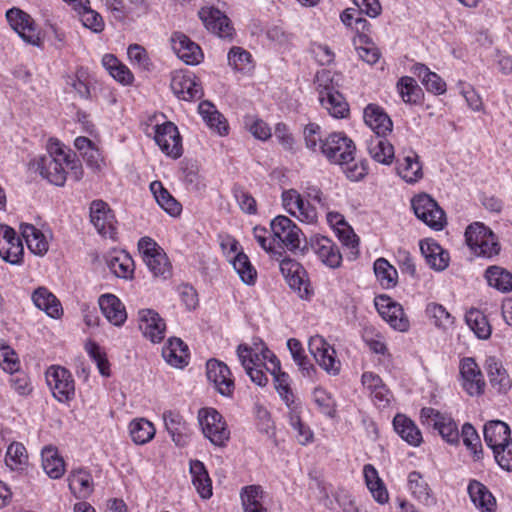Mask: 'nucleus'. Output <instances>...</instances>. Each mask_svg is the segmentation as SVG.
Wrapping results in <instances>:
<instances>
[{
    "mask_svg": "<svg viewBox=\"0 0 512 512\" xmlns=\"http://www.w3.org/2000/svg\"><path fill=\"white\" fill-rule=\"evenodd\" d=\"M312 397L320 413L329 418L335 417L336 403L329 392L322 387H317L314 389Z\"/></svg>",
    "mask_w": 512,
    "mask_h": 512,
    "instance_id": "nucleus-60",
    "label": "nucleus"
},
{
    "mask_svg": "<svg viewBox=\"0 0 512 512\" xmlns=\"http://www.w3.org/2000/svg\"><path fill=\"white\" fill-rule=\"evenodd\" d=\"M130 64L144 76L154 69V64L146 49L138 44H130Z\"/></svg>",
    "mask_w": 512,
    "mask_h": 512,
    "instance_id": "nucleus-58",
    "label": "nucleus"
},
{
    "mask_svg": "<svg viewBox=\"0 0 512 512\" xmlns=\"http://www.w3.org/2000/svg\"><path fill=\"white\" fill-rule=\"evenodd\" d=\"M363 118L375 135H388L392 132V120L384 109L377 104H368L364 109Z\"/></svg>",
    "mask_w": 512,
    "mask_h": 512,
    "instance_id": "nucleus-29",
    "label": "nucleus"
},
{
    "mask_svg": "<svg viewBox=\"0 0 512 512\" xmlns=\"http://www.w3.org/2000/svg\"><path fill=\"white\" fill-rule=\"evenodd\" d=\"M408 488L412 495L425 506L432 507L436 505V498L419 472L412 471L409 473Z\"/></svg>",
    "mask_w": 512,
    "mask_h": 512,
    "instance_id": "nucleus-46",
    "label": "nucleus"
},
{
    "mask_svg": "<svg viewBox=\"0 0 512 512\" xmlns=\"http://www.w3.org/2000/svg\"><path fill=\"white\" fill-rule=\"evenodd\" d=\"M5 463L13 471H24L28 467V454L25 446L19 442L11 443L6 451Z\"/></svg>",
    "mask_w": 512,
    "mask_h": 512,
    "instance_id": "nucleus-51",
    "label": "nucleus"
},
{
    "mask_svg": "<svg viewBox=\"0 0 512 512\" xmlns=\"http://www.w3.org/2000/svg\"><path fill=\"white\" fill-rule=\"evenodd\" d=\"M420 250L427 264L436 271L444 270L449 264V253L436 241L425 239L420 242Z\"/></svg>",
    "mask_w": 512,
    "mask_h": 512,
    "instance_id": "nucleus-34",
    "label": "nucleus"
},
{
    "mask_svg": "<svg viewBox=\"0 0 512 512\" xmlns=\"http://www.w3.org/2000/svg\"><path fill=\"white\" fill-rule=\"evenodd\" d=\"M229 66L238 72H249L253 69L252 55L242 47H232L227 55Z\"/></svg>",
    "mask_w": 512,
    "mask_h": 512,
    "instance_id": "nucleus-59",
    "label": "nucleus"
},
{
    "mask_svg": "<svg viewBox=\"0 0 512 512\" xmlns=\"http://www.w3.org/2000/svg\"><path fill=\"white\" fill-rule=\"evenodd\" d=\"M465 240L477 256L491 258L500 251V245L493 231L480 222L472 223L467 227Z\"/></svg>",
    "mask_w": 512,
    "mask_h": 512,
    "instance_id": "nucleus-5",
    "label": "nucleus"
},
{
    "mask_svg": "<svg viewBox=\"0 0 512 512\" xmlns=\"http://www.w3.org/2000/svg\"><path fill=\"white\" fill-rule=\"evenodd\" d=\"M240 500L243 510L265 507L264 490L260 485H247L240 490Z\"/></svg>",
    "mask_w": 512,
    "mask_h": 512,
    "instance_id": "nucleus-57",
    "label": "nucleus"
},
{
    "mask_svg": "<svg viewBox=\"0 0 512 512\" xmlns=\"http://www.w3.org/2000/svg\"><path fill=\"white\" fill-rule=\"evenodd\" d=\"M395 432L409 445L417 447L422 441V433L415 422L405 414L398 413L393 419Z\"/></svg>",
    "mask_w": 512,
    "mask_h": 512,
    "instance_id": "nucleus-38",
    "label": "nucleus"
},
{
    "mask_svg": "<svg viewBox=\"0 0 512 512\" xmlns=\"http://www.w3.org/2000/svg\"><path fill=\"white\" fill-rule=\"evenodd\" d=\"M74 146L89 168L101 170L104 165V158L99 147L93 141L87 137L79 136L74 140Z\"/></svg>",
    "mask_w": 512,
    "mask_h": 512,
    "instance_id": "nucleus-41",
    "label": "nucleus"
},
{
    "mask_svg": "<svg viewBox=\"0 0 512 512\" xmlns=\"http://www.w3.org/2000/svg\"><path fill=\"white\" fill-rule=\"evenodd\" d=\"M485 277L489 286L501 292L512 290V274L501 267L491 266L487 268Z\"/></svg>",
    "mask_w": 512,
    "mask_h": 512,
    "instance_id": "nucleus-54",
    "label": "nucleus"
},
{
    "mask_svg": "<svg viewBox=\"0 0 512 512\" xmlns=\"http://www.w3.org/2000/svg\"><path fill=\"white\" fill-rule=\"evenodd\" d=\"M386 135H373L366 141L367 151L371 158L383 165H390L395 158L393 145L385 138Z\"/></svg>",
    "mask_w": 512,
    "mask_h": 512,
    "instance_id": "nucleus-33",
    "label": "nucleus"
},
{
    "mask_svg": "<svg viewBox=\"0 0 512 512\" xmlns=\"http://www.w3.org/2000/svg\"><path fill=\"white\" fill-rule=\"evenodd\" d=\"M374 273L383 288L391 289L397 285L398 272L385 258L376 259Z\"/></svg>",
    "mask_w": 512,
    "mask_h": 512,
    "instance_id": "nucleus-52",
    "label": "nucleus"
},
{
    "mask_svg": "<svg viewBox=\"0 0 512 512\" xmlns=\"http://www.w3.org/2000/svg\"><path fill=\"white\" fill-rule=\"evenodd\" d=\"M468 494L480 512H495L496 499L485 485L476 480L471 481L468 485Z\"/></svg>",
    "mask_w": 512,
    "mask_h": 512,
    "instance_id": "nucleus-39",
    "label": "nucleus"
},
{
    "mask_svg": "<svg viewBox=\"0 0 512 512\" xmlns=\"http://www.w3.org/2000/svg\"><path fill=\"white\" fill-rule=\"evenodd\" d=\"M363 476L367 488L369 489L372 497L379 504H385L389 500V494L385 487L384 482L379 477L378 471L372 464H366L363 467Z\"/></svg>",
    "mask_w": 512,
    "mask_h": 512,
    "instance_id": "nucleus-44",
    "label": "nucleus"
},
{
    "mask_svg": "<svg viewBox=\"0 0 512 512\" xmlns=\"http://www.w3.org/2000/svg\"><path fill=\"white\" fill-rule=\"evenodd\" d=\"M89 0L78 2L72 8L78 13L83 26L90 29L94 33H100L104 29V21L102 16L92 10L89 6Z\"/></svg>",
    "mask_w": 512,
    "mask_h": 512,
    "instance_id": "nucleus-50",
    "label": "nucleus"
},
{
    "mask_svg": "<svg viewBox=\"0 0 512 512\" xmlns=\"http://www.w3.org/2000/svg\"><path fill=\"white\" fill-rule=\"evenodd\" d=\"M139 254L154 277L167 279L172 266L162 247L150 237H142L138 242Z\"/></svg>",
    "mask_w": 512,
    "mask_h": 512,
    "instance_id": "nucleus-4",
    "label": "nucleus"
},
{
    "mask_svg": "<svg viewBox=\"0 0 512 512\" xmlns=\"http://www.w3.org/2000/svg\"><path fill=\"white\" fill-rule=\"evenodd\" d=\"M199 17L205 27L223 39H230L234 34L229 18L219 9L214 7H203L199 11Z\"/></svg>",
    "mask_w": 512,
    "mask_h": 512,
    "instance_id": "nucleus-24",
    "label": "nucleus"
},
{
    "mask_svg": "<svg viewBox=\"0 0 512 512\" xmlns=\"http://www.w3.org/2000/svg\"><path fill=\"white\" fill-rule=\"evenodd\" d=\"M459 382L470 396H480L485 390V380L479 365L472 357H464L459 362Z\"/></svg>",
    "mask_w": 512,
    "mask_h": 512,
    "instance_id": "nucleus-13",
    "label": "nucleus"
},
{
    "mask_svg": "<svg viewBox=\"0 0 512 512\" xmlns=\"http://www.w3.org/2000/svg\"><path fill=\"white\" fill-rule=\"evenodd\" d=\"M162 356L169 365L183 368L188 365L189 361L188 346L180 338H169L162 349Z\"/></svg>",
    "mask_w": 512,
    "mask_h": 512,
    "instance_id": "nucleus-37",
    "label": "nucleus"
},
{
    "mask_svg": "<svg viewBox=\"0 0 512 512\" xmlns=\"http://www.w3.org/2000/svg\"><path fill=\"white\" fill-rule=\"evenodd\" d=\"M320 152L332 164L348 165L354 161L356 146L345 133L333 132L321 143Z\"/></svg>",
    "mask_w": 512,
    "mask_h": 512,
    "instance_id": "nucleus-3",
    "label": "nucleus"
},
{
    "mask_svg": "<svg viewBox=\"0 0 512 512\" xmlns=\"http://www.w3.org/2000/svg\"><path fill=\"white\" fill-rule=\"evenodd\" d=\"M150 190L158 205L169 215L176 217L181 214V204L164 188L160 181H153Z\"/></svg>",
    "mask_w": 512,
    "mask_h": 512,
    "instance_id": "nucleus-49",
    "label": "nucleus"
},
{
    "mask_svg": "<svg viewBox=\"0 0 512 512\" xmlns=\"http://www.w3.org/2000/svg\"><path fill=\"white\" fill-rule=\"evenodd\" d=\"M266 370L273 376L274 386L283 402L296 398L291 388V379L288 373L281 370V364L275 354L268 348L261 351Z\"/></svg>",
    "mask_w": 512,
    "mask_h": 512,
    "instance_id": "nucleus-14",
    "label": "nucleus"
},
{
    "mask_svg": "<svg viewBox=\"0 0 512 512\" xmlns=\"http://www.w3.org/2000/svg\"><path fill=\"white\" fill-rule=\"evenodd\" d=\"M229 262H231L233 268L245 284L253 285L255 283L257 272L245 253H237L235 256H232Z\"/></svg>",
    "mask_w": 512,
    "mask_h": 512,
    "instance_id": "nucleus-55",
    "label": "nucleus"
},
{
    "mask_svg": "<svg viewBox=\"0 0 512 512\" xmlns=\"http://www.w3.org/2000/svg\"><path fill=\"white\" fill-rule=\"evenodd\" d=\"M100 309L105 318L115 326H121L126 318L127 313L122 302L112 294H104L98 300Z\"/></svg>",
    "mask_w": 512,
    "mask_h": 512,
    "instance_id": "nucleus-36",
    "label": "nucleus"
},
{
    "mask_svg": "<svg viewBox=\"0 0 512 512\" xmlns=\"http://www.w3.org/2000/svg\"><path fill=\"white\" fill-rule=\"evenodd\" d=\"M139 329L152 343H160L166 335V323L158 312L152 309L139 311Z\"/></svg>",
    "mask_w": 512,
    "mask_h": 512,
    "instance_id": "nucleus-23",
    "label": "nucleus"
},
{
    "mask_svg": "<svg viewBox=\"0 0 512 512\" xmlns=\"http://www.w3.org/2000/svg\"><path fill=\"white\" fill-rule=\"evenodd\" d=\"M244 124L248 131L259 140H267L271 137L270 127L255 115H246Z\"/></svg>",
    "mask_w": 512,
    "mask_h": 512,
    "instance_id": "nucleus-64",
    "label": "nucleus"
},
{
    "mask_svg": "<svg viewBox=\"0 0 512 512\" xmlns=\"http://www.w3.org/2000/svg\"><path fill=\"white\" fill-rule=\"evenodd\" d=\"M24 247L15 230L8 225L0 224V257L12 265L23 261Z\"/></svg>",
    "mask_w": 512,
    "mask_h": 512,
    "instance_id": "nucleus-19",
    "label": "nucleus"
},
{
    "mask_svg": "<svg viewBox=\"0 0 512 512\" xmlns=\"http://www.w3.org/2000/svg\"><path fill=\"white\" fill-rule=\"evenodd\" d=\"M411 71L421 80L427 91L438 95L443 94L446 91L445 81L438 74L430 71L426 65L422 63H415L412 66Z\"/></svg>",
    "mask_w": 512,
    "mask_h": 512,
    "instance_id": "nucleus-48",
    "label": "nucleus"
},
{
    "mask_svg": "<svg viewBox=\"0 0 512 512\" xmlns=\"http://www.w3.org/2000/svg\"><path fill=\"white\" fill-rule=\"evenodd\" d=\"M170 86L173 93L181 100L195 101L203 96L202 86L191 72H175Z\"/></svg>",
    "mask_w": 512,
    "mask_h": 512,
    "instance_id": "nucleus-21",
    "label": "nucleus"
},
{
    "mask_svg": "<svg viewBox=\"0 0 512 512\" xmlns=\"http://www.w3.org/2000/svg\"><path fill=\"white\" fill-rule=\"evenodd\" d=\"M189 472L194 488L202 499H209L212 492V480L209 473L200 460H190Z\"/></svg>",
    "mask_w": 512,
    "mask_h": 512,
    "instance_id": "nucleus-35",
    "label": "nucleus"
},
{
    "mask_svg": "<svg viewBox=\"0 0 512 512\" xmlns=\"http://www.w3.org/2000/svg\"><path fill=\"white\" fill-rule=\"evenodd\" d=\"M483 433L486 444L493 451L511 441L509 426L500 420H494L486 423Z\"/></svg>",
    "mask_w": 512,
    "mask_h": 512,
    "instance_id": "nucleus-42",
    "label": "nucleus"
},
{
    "mask_svg": "<svg viewBox=\"0 0 512 512\" xmlns=\"http://www.w3.org/2000/svg\"><path fill=\"white\" fill-rule=\"evenodd\" d=\"M396 172L406 183L413 184L423 178V169L419 156L410 150L396 158Z\"/></svg>",
    "mask_w": 512,
    "mask_h": 512,
    "instance_id": "nucleus-27",
    "label": "nucleus"
},
{
    "mask_svg": "<svg viewBox=\"0 0 512 512\" xmlns=\"http://www.w3.org/2000/svg\"><path fill=\"white\" fill-rule=\"evenodd\" d=\"M45 378L53 397L57 401L68 403L75 398V381L71 372L65 367L50 366L46 370Z\"/></svg>",
    "mask_w": 512,
    "mask_h": 512,
    "instance_id": "nucleus-7",
    "label": "nucleus"
},
{
    "mask_svg": "<svg viewBox=\"0 0 512 512\" xmlns=\"http://www.w3.org/2000/svg\"><path fill=\"white\" fill-rule=\"evenodd\" d=\"M34 304L52 318H59L63 309L59 300L45 287H40L32 294Z\"/></svg>",
    "mask_w": 512,
    "mask_h": 512,
    "instance_id": "nucleus-47",
    "label": "nucleus"
},
{
    "mask_svg": "<svg viewBox=\"0 0 512 512\" xmlns=\"http://www.w3.org/2000/svg\"><path fill=\"white\" fill-rule=\"evenodd\" d=\"M282 205L284 209L300 222L306 224H315L318 220L316 208L296 189H288L282 192Z\"/></svg>",
    "mask_w": 512,
    "mask_h": 512,
    "instance_id": "nucleus-12",
    "label": "nucleus"
},
{
    "mask_svg": "<svg viewBox=\"0 0 512 512\" xmlns=\"http://www.w3.org/2000/svg\"><path fill=\"white\" fill-rule=\"evenodd\" d=\"M171 45L178 58L188 65H197L203 59L200 46L183 33H174L171 37Z\"/></svg>",
    "mask_w": 512,
    "mask_h": 512,
    "instance_id": "nucleus-26",
    "label": "nucleus"
},
{
    "mask_svg": "<svg viewBox=\"0 0 512 512\" xmlns=\"http://www.w3.org/2000/svg\"><path fill=\"white\" fill-rule=\"evenodd\" d=\"M465 321L468 327L479 339H488L491 335V326L486 316L477 309H471L465 315Z\"/></svg>",
    "mask_w": 512,
    "mask_h": 512,
    "instance_id": "nucleus-56",
    "label": "nucleus"
},
{
    "mask_svg": "<svg viewBox=\"0 0 512 512\" xmlns=\"http://www.w3.org/2000/svg\"><path fill=\"white\" fill-rule=\"evenodd\" d=\"M6 18L12 29L17 32L23 41L32 46H42L41 31L28 13L14 7L6 12Z\"/></svg>",
    "mask_w": 512,
    "mask_h": 512,
    "instance_id": "nucleus-10",
    "label": "nucleus"
},
{
    "mask_svg": "<svg viewBox=\"0 0 512 512\" xmlns=\"http://www.w3.org/2000/svg\"><path fill=\"white\" fill-rule=\"evenodd\" d=\"M155 141L167 156L177 159L182 155V139L177 126L172 122L157 125Z\"/></svg>",
    "mask_w": 512,
    "mask_h": 512,
    "instance_id": "nucleus-20",
    "label": "nucleus"
},
{
    "mask_svg": "<svg viewBox=\"0 0 512 512\" xmlns=\"http://www.w3.org/2000/svg\"><path fill=\"white\" fill-rule=\"evenodd\" d=\"M421 423L437 430L440 436L449 444L459 442V431L451 416L441 413L432 407H424L420 411Z\"/></svg>",
    "mask_w": 512,
    "mask_h": 512,
    "instance_id": "nucleus-8",
    "label": "nucleus"
},
{
    "mask_svg": "<svg viewBox=\"0 0 512 512\" xmlns=\"http://www.w3.org/2000/svg\"><path fill=\"white\" fill-rule=\"evenodd\" d=\"M198 112L209 129L219 136H227L229 125L226 118L209 101H203L198 106Z\"/></svg>",
    "mask_w": 512,
    "mask_h": 512,
    "instance_id": "nucleus-32",
    "label": "nucleus"
},
{
    "mask_svg": "<svg viewBox=\"0 0 512 512\" xmlns=\"http://www.w3.org/2000/svg\"><path fill=\"white\" fill-rule=\"evenodd\" d=\"M198 421L204 436L219 447L226 445L230 431L223 416L214 408H202L198 412Z\"/></svg>",
    "mask_w": 512,
    "mask_h": 512,
    "instance_id": "nucleus-6",
    "label": "nucleus"
},
{
    "mask_svg": "<svg viewBox=\"0 0 512 512\" xmlns=\"http://www.w3.org/2000/svg\"><path fill=\"white\" fill-rule=\"evenodd\" d=\"M375 307L380 316L393 329L405 332L409 329L410 323L406 317L403 307L387 295H379L375 298Z\"/></svg>",
    "mask_w": 512,
    "mask_h": 512,
    "instance_id": "nucleus-18",
    "label": "nucleus"
},
{
    "mask_svg": "<svg viewBox=\"0 0 512 512\" xmlns=\"http://www.w3.org/2000/svg\"><path fill=\"white\" fill-rule=\"evenodd\" d=\"M279 268L288 285L293 290L297 291L300 298L306 300L311 298L313 290L308 280L305 278V271L297 261L291 258H284L281 260Z\"/></svg>",
    "mask_w": 512,
    "mask_h": 512,
    "instance_id": "nucleus-17",
    "label": "nucleus"
},
{
    "mask_svg": "<svg viewBox=\"0 0 512 512\" xmlns=\"http://www.w3.org/2000/svg\"><path fill=\"white\" fill-rule=\"evenodd\" d=\"M30 165L51 184L63 186L70 176L75 181L83 177V168L75 154L57 139H49L47 154L31 160Z\"/></svg>",
    "mask_w": 512,
    "mask_h": 512,
    "instance_id": "nucleus-1",
    "label": "nucleus"
},
{
    "mask_svg": "<svg viewBox=\"0 0 512 512\" xmlns=\"http://www.w3.org/2000/svg\"><path fill=\"white\" fill-rule=\"evenodd\" d=\"M21 235L25 239L29 250L38 256H44L49 249L47 236L32 224L20 225Z\"/></svg>",
    "mask_w": 512,
    "mask_h": 512,
    "instance_id": "nucleus-43",
    "label": "nucleus"
},
{
    "mask_svg": "<svg viewBox=\"0 0 512 512\" xmlns=\"http://www.w3.org/2000/svg\"><path fill=\"white\" fill-rule=\"evenodd\" d=\"M425 312L427 317L433 320L434 324L438 327L447 328L454 322L451 314L441 304L428 303Z\"/></svg>",
    "mask_w": 512,
    "mask_h": 512,
    "instance_id": "nucleus-63",
    "label": "nucleus"
},
{
    "mask_svg": "<svg viewBox=\"0 0 512 512\" xmlns=\"http://www.w3.org/2000/svg\"><path fill=\"white\" fill-rule=\"evenodd\" d=\"M156 429L146 418H136L130 422V437L136 444H145L155 436Z\"/></svg>",
    "mask_w": 512,
    "mask_h": 512,
    "instance_id": "nucleus-53",
    "label": "nucleus"
},
{
    "mask_svg": "<svg viewBox=\"0 0 512 512\" xmlns=\"http://www.w3.org/2000/svg\"><path fill=\"white\" fill-rule=\"evenodd\" d=\"M416 217L435 231H440L446 224V216L437 202L428 194L416 195L411 200Z\"/></svg>",
    "mask_w": 512,
    "mask_h": 512,
    "instance_id": "nucleus-9",
    "label": "nucleus"
},
{
    "mask_svg": "<svg viewBox=\"0 0 512 512\" xmlns=\"http://www.w3.org/2000/svg\"><path fill=\"white\" fill-rule=\"evenodd\" d=\"M308 348L317 364L329 375L337 376L341 371V361L335 348L320 335L310 337Z\"/></svg>",
    "mask_w": 512,
    "mask_h": 512,
    "instance_id": "nucleus-11",
    "label": "nucleus"
},
{
    "mask_svg": "<svg viewBox=\"0 0 512 512\" xmlns=\"http://www.w3.org/2000/svg\"><path fill=\"white\" fill-rule=\"evenodd\" d=\"M361 384L364 391L378 409H386L390 407L394 401L393 393L378 374L372 371L363 372Z\"/></svg>",
    "mask_w": 512,
    "mask_h": 512,
    "instance_id": "nucleus-16",
    "label": "nucleus"
},
{
    "mask_svg": "<svg viewBox=\"0 0 512 512\" xmlns=\"http://www.w3.org/2000/svg\"><path fill=\"white\" fill-rule=\"evenodd\" d=\"M207 378L223 396H231L235 389L234 379L229 367L221 361L210 359L206 364Z\"/></svg>",
    "mask_w": 512,
    "mask_h": 512,
    "instance_id": "nucleus-22",
    "label": "nucleus"
},
{
    "mask_svg": "<svg viewBox=\"0 0 512 512\" xmlns=\"http://www.w3.org/2000/svg\"><path fill=\"white\" fill-rule=\"evenodd\" d=\"M316 88L320 104L334 118H345L349 114V105L338 91L331 72L321 71L316 75Z\"/></svg>",
    "mask_w": 512,
    "mask_h": 512,
    "instance_id": "nucleus-2",
    "label": "nucleus"
},
{
    "mask_svg": "<svg viewBox=\"0 0 512 512\" xmlns=\"http://www.w3.org/2000/svg\"><path fill=\"white\" fill-rule=\"evenodd\" d=\"M42 468L51 479H59L65 473V462L54 446H45L41 451Z\"/></svg>",
    "mask_w": 512,
    "mask_h": 512,
    "instance_id": "nucleus-45",
    "label": "nucleus"
},
{
    "mask_svg": "<svg viewBox=\"0 0 512 512\" xmlns=\"http://www.w3.org/2000/svg\"><path fill=\"white\" fill-rule=\"evenodd\" d=\"M485 369L493 389L499 393H507L511 389L512 380L499 359L494 356L488 357L485 362Z\"/></svg>",
    "mask_w": 512,
    "mask_h": 512,
    "instance_id": "nucleus-30",
    "label": "nucleus"
},
{
    "mask_svg": "<svg viewBox=\"0 0 512 512\" xmlns=\"http://www.w3.org/2000/svg\"><path fill=\"white\" fill-rule=\"evenodd\" d=\"M310 247L318 259L327 267L335 269L342 263V255L330 238L316 235L310 239Z\"/></svg>",
    "mask_w": 512,
    "mask_h": 512,
    "instance_id": "nucleus-25",
    "label": "nucleus"
},
{
    "mask_svg": "<svg viewBox=\"0 0 512 512\" xmlns=\"http://www.w3.org/2000/svg\"><path fill=\"white\" fill-rule=\"evenodd\" d=\"M165 427L177 446L188 443L190 431L184 418L175 411L168 410L163 413Z\"/></svg>",
    "mask_w": 512,
    "mask_h": 512,
    "instance_id": "nucleus-31",
    "label": "nucleus"
},
{
    "mask_svg": "<svg viewBox=\"0 0 512 512\" xmlns=\"http://www.w3.org/2000/svg\"><path fill=\"white\" fill-rule=\"evenodd\" d=\"M270 229L274 239L291 251L300 247L304 236L301 229L289 217L278 215L270 222Z\"/></svg>",
    "mask_w": 512,
    "mask_h": 512,
    "instance_id": "nucleus-15",
    "label": "nucleus"
},
{
    "mask_svg": "<svg viewBox=\"0 0 512 512\" xmlns=\"http://www.w3.org/2000/svg\"><path fill=\"white\" fill-rule=\"evenodd\" d=\"M461 436L464 445L471 452L475 460L482 458V445L480 437L475 428L470 423L462 426Z\"/></svg>",
    "mask_w": 512,
    "mask_h": 512,
    "instance_id": "nucleus-61",
    "label": "nucleus"
},
{
    "mask_svg": "<svg viewBox=\"0 0 512 512\" xmlns=\"http://www.w3.org/2000/svg\"><path fill=\"white\" fill-rule=\"evenodd\" d=\"M90 221L97 232L104 237L114 233V216L108 205L102 200H95L90 205Z\"/></svg>",
    "mask_w": 512,
    "mask_h": 512,
    "instance_id": "nucleus-28",
    "label": "nucleus"
},
{
    "mask_svg": "<svg viewBox=\"0 0 512 512\" xmlns=\"http://www.w3.org/2000/svg\"><path fill=\"white\" fill-rule=\"evenodd\" d=\"M85 351L90 356V358L96 363L100 374L102 376H109V362L106 357V353L103 351V349L96 342L88 340L85 343Z\"/></svg>",
    "mask_w": 512,
    "mask_h": 512,
    "instance_id": "nucleus-62",
    "label": "nucleus"
},
{
    "mask_svg": "<svg viewBox=\"0 0 512 512\" xmlns=\"http://www.w3.org/2000/svg\"><path fill=\"white\" fill-rule=\"evenodd\" d=\"M69 489L79 499L88 498L94 491L91 473L85 469L73 470L68 477Z\"/></svg>",
    "mask_w": 512,
    "mask_h": 512,
    "instance_id": "nucleus-40",
    "label": "nucleus"
}]
</instances>
